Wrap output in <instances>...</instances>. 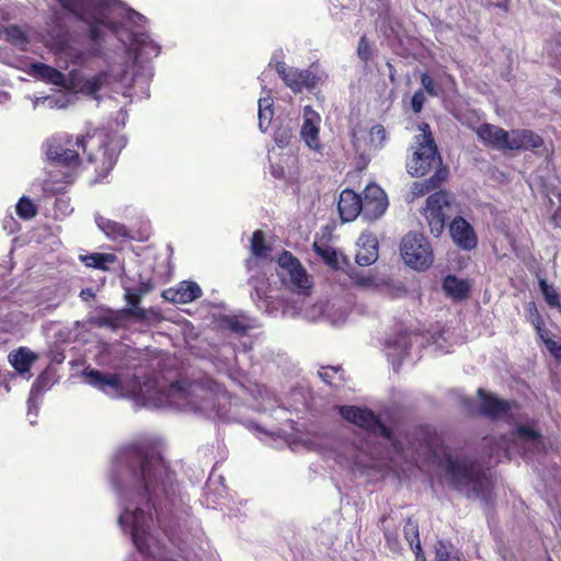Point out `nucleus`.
<instances>
[{
	"label": "nucleus",
	"mask_w": 561,
	"mask_h": 561,
	"mask_svg": "<svg viewBox=\"0 0 561 561\" xmlns=\"http://www.w3.org/2000/svg\"><path fill=\"white\" fill-rule=\"evenodd\" d=\"M33 72L44 81L58 85V87H66L67 79L64 73H61L59 70L45 65V64H34L32 65Z\"/></svg>",
	"instance_id": "nucleus-23"
},
{
	"label": "nucleus",
	"mask_w": 561,
	"mask_h": 561,
	"mask_svg": "<svg viewBox=\"0 0 561 561\" xmlns=\"http://www.w3.org/2000/svg\"><path fill=\"white\" fill-rule=\"evenodd\" d=\"M121 472L112 478L122 512L118 524L130 533L135 547L153 559H164L167 543L150 533L157 524L169 543L174 541V476L158 445L139 444L118 456Z\"/></svg>",
	"instance_id": "nucleus-1"
},
{
	"label": "nucleus",
	"mask_w": 561,
	"mask_h": 561,
	"mask_svg": "<svg viewBox=\"0 0 561 561\" xmlns=\"http://www.w3.org/2000/svg\"><path fill=\"white\" fill-rule=\"evenodd\" d=\"M291 139V129L288 127H278L274 133V141L279 148H285Z\"/></svg>",
	"instance_id": "nucleus-43"
},
{
	"label": "nucleus",
	"mask_w": 561,
	"mask_h": 561,
	"mask_svg": "<svg viewBox=\"0 0 561 561\" xmlns=\"http://www.w3.org/2000/svg\"><path fill=\"white\" fill-rule=\"evenodd\" d=\"M551 221L557 227H561V208H558L551 216Z\"/></svg>",
	"instance_id": "nucleus-56"
},
{
	"label": "nucleus",
	"mask_w": 561,
	"mask_h": 561,
	"mask_svg": "<svg viewBox=\"0 0 561 561\" xmlns=\"http://www.w3.org/2000/svg\"><path fill=\"white\" fill-rule=\"evenodd\" d=\"M403 534L405 540L410 545V548L413 550V552H415L417 545L421 546L417 522L409 517L405 520Z\"/></svg>",
	"instance_id": "nucleus-33"
},
{
	"label": "nucleus",
	"mask_w": 561,
	"mask_h": 561,
	"mask_svg": "<svg viewBox=\"0 0 561 561\" xmlns=\"http://www.w3.org/2000/svg\"><path fill=\"white\" fill-rule=\"evenodd\" d=\"M178 411L197 412L213 409L214 393L198 383L185 385V381L178 377Z\"/></svg>",
	"instance_id": "nucleus-8"
},
{
	"label": "nucleus",
	"mask_w": 561,
	"mask_h": 561,
	"mask_svg": "<svg viewBox=\"0 0 561 561\" xmlns=\"http://www.w3.org/2000/svg\"><path fill=\"white\" fill-rule=\"evenodd\" d=\"M67 11L90 25L91 37L94 41L103 37V28L115 31L117 25L113 20L116 8L105 0H57Z\"/></svg>",
	"instance_id": "nucleus-5"
},
{
	"label": "nucleus",
	"mask_w": 561,
	"mask_h": 561,
	"mask_svg": "<svg viewBox=\"0 0 561 561\" xmlns=\"http://www.w3.org/2000/svg\"><path fill=\"white\" fill-rule=\"evenodd\" d=\"M400 252L404 262L417 271L427 270L434 261L432 247L421 233H407L401 241Z\"/></svg>",
	"instance_id": "nucleus-7"
},
{
	"label": "nucleus",
	"mask_w": 561,
	"mask_h": 561,
	"mask_svg": "<svg viewBox=\"0 0 561 561\" xmlns=\"http://www.w3.org/2000/svg\"><path fill=\"white\" fill-rule=\"evenodd\" d=\"M425 101H426V99H425L424 91L423 90L415 91L411 99L412 111L415 114H419L420 112H422Z\"/></svg>",
	"instance_id": "nucleus-50"
},
{
	"label": "nucleus",
	"mask_w": 561,
	"mask_h": 561,
	"mask_svg": "<svg viewBox=\"0 0 561 561\" xmlns=\"http://www.w3.org/2000/svg\"><path fill=\"white\" fill-rule=\"evenodd\" d=\"M96 224L99 228L113 240L131 237L129 230L119 222L103 217H98Z\"/></svg>",
	"instance_id": "nucleus-25"
},
{
	"label": "nucleus",
	"mask_w": 561,
	"mask_h": 561,
	"mask_svg": "<svg viewBox=\"0 0 561 561\" xmlns=\"http://www.w3.org/2000/svg\"><path fill=\"white\" fill-rule=\"evenodd\" d=\"M419 437L421 440H423L428 451H434L439 445V438L436 432L430 426L420 427Z\"/></svg>",
	"instance_id": "nucleus-36"
},
{
	"label": "nucleus",
	"mask_w": 561,
	"mask_h": 561,
	"mask_svg": "<svg viewBox=\"0 0 561 561\" xmlns=\"http://www.w3.org/2000/svg\"><path fill=\"white\" fill-rule=\"evenodd\" d=\"M526 309L529 316V320L534 325L535 330L537 331L539 337L543 339V334H546L545 322L540 312L538 311L536 304L534 301H530L527 305Z\"/></svg>",
	"instance_id": "nucleus-35"
},
{
	"label": "nucleus",
	"mask_w": 561,
	"mask_h": 561,
	"mask_svg": "<svg viewBox=\"0 0 561 561\" xmlns=\"http://www.w3.org/2000/svg\"><path fill=\"white\" fill-rule=\"evenodd\" d=\"M385 534V538L386 540L388 541V543H391V542H397V530H389V529H385L383 531Z\"/></svg>",
	"instance_id": "nucleus-54"
},
{
	"label": "nucleus",
	"mask_w": 561,
	"mask_h": 561,
	"mask_svg": "<svg viewBox=\"0 0 561 561\" xmlns=\"http://www.w3.org/2000/svg\"><path fill=\"white\" fill-rule=\"evenodd\" d=\"M543 144L542 137L531 129H512L508 131L505 151H535Z\"/></svg>",
	"instance_id": "nucleus-15"
},
{
	"label": "nucleus",
	"mask_w": 561,
	"mask_h": 561,
	"mask_svg": "<svg viewBox=\"0 0 561 561\" xmlns=\"http://www.w3.org/2000/svg\"><path fill=\"white\" fill-rule=\"evenodd\" d=\"M445 293L454 300H463L469 296L470 284L466 279H460L455 275H448L443 282Z\"/></svg>",
	"instance_id": "nucleus-21"
},
{
	"label": "nucleus",
	"mask_w": 561,
	"mask_h": 561,
	"mask_svg": "<svg viewBox=\"0 0 561 561\" xmlns=\"http://www.w3.org/2000/svg\"><path fill=\"white\" fill-rule=\"evenodd\" d=\"M449 234L453 242L463 251L474 250L478 245V236L472 225L461 216H457L449 225Z\"/></svg>",
	"instance_id": "nucleus-13"
},
{
	"label": "nucleus",
	"mask_w": 561,
	"mask_h": 561,
	"mask_svg": "<svg viewBox=\"0 0 561 561\" xmlns=\"http://www.w3.org/2000/svg\"><path fill=\"white\" fill-rule=\"evenodd\" d=\"M476 134L485 146L505 151L508 131L490 123L481 124Z\"/></svg>",
	"instance_id": "nucleus-19"
},
{
	"label": "nucleus",
	"mask_w": 561,
	"mask_h": 561,
	"mask_svg": "<svg viewBox=\"0 0 561 561\" xmlns=\"http://www.w3.org/2000/svg\"><path fill=\"white\" fill-rule=\"evenodd\" d=\"M356 283L362 286H370L374 284V277L373 276H357Z\"/></svg>",
	"instance_id": "nucleus-53"
},
{
	"label": "nucleus",
	"mask_w": 561,
	"mask_h": 561,
	"mask_svg": "<svg viewBox=\"0 0 561 561\" xmlns=\"http://www.w3.org/2000/svg\"><path fill=\"white\" fill-rule=\"evenodd\" d=\"M453 198L444 190L431 194L426 198V205L423 208V216L426 219L430 232L434 237H439L446 226V219L449 217Z\"/></svg>",
	"instance_id": "nucleus-9"
},
{
	"label": "nucleus",
	"mask_w": 561,
	"mask_h": 561,
	"mask_svg": "<svg viewBox=\"0 0 561 561\" xmlns=\"http://www.w3.org/2000/svg\"><path fill=\"white\" fill-rule=\"evenodd\" d=\"M250 251L256 259H267L272 247L265 240V233L262 230H255L252 233Z\"/></svg>",
	"instance_id": "nucleus-27"
},
{
	"label": "nucleus",
	"mask_w": 561,
	"mask_h": 561,
	"mask_svg": "<svg viewBox=\"0 0 561 561\" xmlns=\"http://www.w3.org/2000/svg\"><path fill=\"white\" fill-rule=\"evenodd\" d=\"M163 297L167 300L175 301V289L169 288V289L164 290L163 291Z\"/></svg>",
	"instance_id": "nucleus-57"
},
{
	"label": "nucleus",
	"mask_w": 561,
	"mask_h": 561,
	"mask_svg": "<svg viewBox=\"0 0 561 561\" xmlns=\"http://www.w3.org/2000/svg\"><path fill=\"white\" fill-rule=\"evenodd\" d=\"M80 297L84 300V301H88L92 298H94V291L91 289V288H84L80 291Z\"/></svg>",
	"instance_id": "nucleus-55"
},
{
	"label": "nucleus",
	"mask_w": 561,
	"mask_h": 561,
	"mask_svg": "<svg viewBox=\"0 0 561 561\" xmlns=\"http://www.w3.org/2000/svg\"><path fill=\"white\" fill-rule=\"evenodd\" d=\"M450 548L444 540H438L435 545V561H461L459 554Z\"/></svg>",
	"instance_id": "nucleus-37"
},
{
	"label": "nucleus",
	"mask_w": 561,
	"mask_h": 561,
	"mask_svg": "<svg viewBox=\"0 0 561 561\" xmlns=\"http://www.w3.org/2000/svg\"><path fill=\"white\" fill-rule=\"evenodd\" d=\"M88 137L78 136L75 141L71 136L51 137L45 144L47 158L62 167L76 168L79 165L80 158L78 149L87 150Z\"/></svg>",
	"instance_id": "nucleus-6"
},
{
	"label": "nucleus",
	"mask_w": 561,
	"mask_h": 561,
	"mask_svg": "<svg viewBox=\"0 0 561 561\" xmlns=\"http://www.w3.org/2000/svg\"><path fill=\"white\" fill-rule=\"evenodd\" d=\"M41 104L43 105H47L49 108H54V107H65V102L60 101V100H57L55 98H51V96H45V98H37L35 101H34V108H36L37 106H39Z\"/></svg>",
	"instance_id": "nucleus-51"
},
{
	"label": "nucleus",
	"mask_w": 561,
	"mask_h": 561,
	"mask_svg": "<svg viewBox=\"0 0 561 561\" xmlns=\"http://www.w3.org/2000/svg\"><path fill=\"white\" fill-rule=\"evenodd\" d=\"M150 290L149 285L141 284L139 287L136 288H127L126 289V299L128 301V305L131 306L130 312L137 317H139L142 313V310L138 308L140 298L144 294L148 293Z\"/></svg>",
	"instance_id": "nucleus-30"
},
{
	"label": "nucleus",
	"mask_w": 561,
	"mask_h": 561,
	"mask_svg": "<svg viewBox=\"0 0 561 561\" xmlns=\"http://www.w3.org/2000/svg\"><path fill=\"white\" fill-rule=\"evenodd\" d=\"M515 433L517 437L527 440H539L541 437V434L538 431L528 425H518Z\"/></svg>",
	"instance_id": "nucleus-44"
},
{
	"label": "nucleus",
	"mask_w": 561,
	"mask_h": 561,
	"mask_svg": "<svg viewBox=\"0 0 561 561\" xmlns=\"http://www.w3.org/2000/svg\"><path fill=\"white\" fill-rule=\"evenodd\" d=\"M314 251L330 265L336 264L337 257L334 249L330 247L322 248L317 243L313 244Z\"/></svg>",
	"instance_id": "nucleus-47"
},
{
	"label": "nucleus",
	"mask_w": 561,
	"mask_h": 561,
	"mask_svg": "<svg viewBox=\"0 0 561 561\" xmlns=\"http://www.w3.org/2000/svg\"><path fill=\"white\" fill-rule=\"evenodd\" d=\"M88 159H89V161H90V162H92V161H93V159H92V156H91V154H89V156H88Z\"/></svg>",
	"instance_id": "nucleus-59"
},
{
	"label": "nucleus",
	"mask_w": 561,
	"mask_h": 561,
	"mask_svg": "<svg viewBox=\"0 0 561 561\" xmlns=\"http://www.w3.org/2000/svg\"><path fill=\"white\" fill-rule=\"evenodd\" d=\"M273 101L271 98L259 100V127L264 133L271 125L273 118Z\"/></svg>",
	"instance_id": "nucleus-29"
},
{
	"label": "nucleus",
	"mask_w": 561,
	"mask_h": 561,
	"mask_svg": "<svg viewBox=\"0 0 561 561\" xmlns=\"http://www.w3.org/2000/svg\"><path fill=\"white\" fill-rule=\"evenodd\" d=\"M111 82L129 84L131 82V78H129L126 69L117 71L112 68L110 71H102L98 75L85 78L81 83V91L95 98L96 93L104 85L110 84Z\"/></svg>",
	"instance_id": "nucleus-12"
},
{
	"label": "nucleus",
	"mask_w": 561,
	"mask_h": 561,
	"mask_svg": "<svg viewBox=\"0 0 561 561\" xmlns=\"http://www.w3.org/2000/svg\"><path fill=\"white\" fill-rule=\"evenodd\" d=\"M50 381H51L50 374L48 371L42 373L35 380V382L32 387L31 393L35 394L41 391H44L45 389H47L50 386Z\"/></svg>",
	"instance_id": "nucleus-45"
},
{
	"label": "nucleus",
	"mask_w": 561,
	"mask_h": 561,
	"mask_svg": "<svg viewBox=\"0 0 561 561\" xmlns=\"http://www.w3.org/2000/svg\"><path fill=\"white\" fill-rule=\"evenodd\" d=\"M277 263L280 268L287 272V274H289L293 270L300 267L301 265L300 261L287 250H284L279 254Z\"/></svg>",
	"instance_id": "nucleus-39"
},
{
	"label": "nucleus",
	"mask_w": 561,
	"mask_h": 561,
	"mask_svg": "<svg viewBox=\"0 0 561 561\" xmlns=\"http://www.w3.org/2000/svg\"><path fill=\"white\" fill-rule=\"evenodd\" d=\"M5 39L20 50H26L30 43L27 34L18 25H9L3 27L1 32Z\"/></svg>",
	"instance_id": "nucleus-26"
},
{
	"label": "nucleus",
	"mask_w": 561,
	"mask_h": 561,
	"mask_svg": "<svg viewBox=\"0 0 561 561\" xmlns=\"http://www.w3.org/2000/svg\"><path fill=\"white\" fill-rule=\"evenodd\" d=\"M203 295L199 285L194 280H182L178 284V304H188Z\"/></svg>",
	"instance_id": "nucleus-24"
},
{
	"label": "nucleus",
	"mask_w": 561,
	"mask_h": 561,
	"mask_svg": "<svg viewBox=\"0 0 561 561\" xmlns=\"http://www.w3.org/2000/svg\"><path fill=\"white\" fill-rule=\"evenodd\" d=\"M302 116L304 123L300 129V136L310 149L320 151L322 148L319 138L320 115L312 108V106L307 105L304 107Z\"/></svg>",
	"instance_id": "nucleus-17"
},
{
	"label": "nucleus",
	"mask_w": 561,
	"mask_h": 561,
	"mask_svg": "<svg viewBox=\"0 0 561 561\" xmlns=\"http://www.w3.org/2000/svg\"><path fill=\"white\" fill-rule=\"evenodd\" d=\"M420 82L423 88L422 90L430 96H437L439 94L438 85L427 72L421 75Z\"/></svg>",
	"instance_id": "nucleus-40"
},
{
	"label": "nucleus",
	"mask_w": 561,
	"mask_h": 561,
	"mask_svg": "<svg viewBox=\"0 0 561 561\" xmlns=\"http://www.w3.org/2000/svg\"><path fill=\"white\" fill-rule=\"evenodd\" d=\"M117 353H122V345H119Z\"/></svg>",
	"instance_id": "nucleus-60"
},
{
	"label": "nucleus",
	"mask_w": 561,
	"mask_h": 561,
	"mask_svg": "<svg viewBox=\"0 0 561 561\" xmlns=\"http://www.w3.org/2000/svg\"><path fill=\"white\" fill-rule=\"evenodd\" d=\"M82 376L88 385L111 398H127L138 407L164 408L171 405L175 393V381L168 380L161 385L159 376L151 382L144 383L136 379L126 381L122 374L102 373L94 368L84 369Z\"/></svg>",
	"instance_id": "nucleus-2"
},
{
	"label": "nucleus",
	"mask_w": 561,
	"mask_h": 561,
	"mask_svg": "<svg viewBox=\"0 0 561 561\" xmlns=\"http://www.w3.org/2000/svg\"><path fill=\"white\" fill-rule=\"evenodd\" d=\"M341 367L325 366L319 370V377L328 385H333L334 375L341 371Z\"/></svg>",
	"instance_id": "nucleus-49"
},
{
	"label": "nucleus",
	"mask_w": 561,
	"mask_h": 561,
	"mask_svg": "<svg viewBox=\"0 0 561 561\" xmlns=\"http://www.w3.org/2000/svg\"><path fill=\"white\" fill-rule=\"evenodd\" d=\"M547 346L549 353L561 363V344H559L557 341L550 339L547 336V333L543 334V339H541Z\"/></svg>",
	"instance_id": "nucleus-48"
},
{
	"label": "nucleus",
	"mask_w": 561,
	"mask_h": 561,
	"mask_svg": "<svg viewBox=\"0 0 561 561\" xmlns=\"http://www.w3.org/2000/svg\"><path fill=\"white\" fill-rule=\"evenodd\" d=\"M357 56L365 64H367L373 57L371 47L365 35H363L358 41Z\"/></svg>",
	"instance_id": "nucleus-42"
},
{
	"label": "nucleus",
	"mask_w": 561,
	"mask_h": 561,
	"mask_svg": "<svg viewBox=\"0 0 561 561\" xmlns=\"http://www.w3.org/2000/svg\"><path fill=\"white\" fill-rule=\"evenodd\" d=\"M220 325L238 335H245L250 327L237 316H225L220 320Z\"/></svg>",
	"instance_id": "nucleus-32"
},
{
	"label": "nucleus",
	"mask_w": 561,
	"mask_h": 561,
	"mask_svg": "<svg viewBox=\"0 0 561 561\" xmlns=\"http://www.w3.org/2000/svg\"><path fill=\"white\" fill-rule=\"evenodd\" d=\"M289 280L293 285V287L297 290L305 291L311 288L312 283L307 274V271L302 265L300 267H297L296 270H293L289 274Z\"/></svg>",
	"instance_id": "nucleus-31"
},
{
	"label": "nucleus",
	"mask_w": 561,
	"mask_h": 561,
	"mask_svg": "<svg viewBox=\"0 0 561 561\" xmlns=\"http://www.w3.org/2000/svg\"><path fill=\"white\" fill-rule=\"evenodd\" d=\"M339 412L343 419L369 433L379 434L388 439L392 435V431L382 423L380 417L367 408L341 405Z\"/></svg>",
	"instance_id": "nucleus-10"
},
{
	"label": "nucleus",
	"mask_w": 561,
	"mask_h": 561,
	"mask_svg": "<svg viewBox=\"0 0 561 561\" xmlns=\"http://www.w3.org/2000/svg\"><path fill=\"white\" fill-rule=\"evenodd\" d=\"M421 134L414 137L412 158L407 162V171L415 178L424 176L432 170L434 174L423 182H415L413 192L416 195H425L438 187L447 180L449 171L443 165L442 157L435 144L433 134L427 123L419 125Z\"/></svg>",
	"instance_id": "nucleus-3"
},
{
	"label": "nucleus",
	"mask_w": 561,
	"mask_h": 561,
	"mask_svg": "<svg viewBox=\"0 0 561 561\" xmlns=\"http://www.w3.org/2000/svg\"><path fill=\"white\" fill-rule=\"evenodd\" d=\"M540 291L543 296L545 301L550 308H556L561 313V295L547 279L540 278L538 282Z\"/></svg>",
	"instance_id": "nucleus-28"
},
{
	"label": "nucleus",
	"mask_w": 561,
	"mask_h": 561,
	"mask_svg": "<svg viewBox=\"0 0 561 561\" xmlns=\"http://www.w3.org/2000/svg\"><path fill=\"white\" fill-rule=\"evenodd\" d=\"M445 474L448 483L457 491H465L469 486L481 500L488 502L492 494V482L482 466L476 460L445 458Z\"/></svg>",
	"instance_id": "nucleus-4"
},
{
	"label": "nucleus",
	"mask_w": 561,
	"mask_h": 561,
	"mask_svg": "<svg viewBox=\"0 0 561 561\" xmlns=\"http://www.w3.org/2000/svg\"><path fill=\"white\" fill-rule=\"evenodd\" d=\"M81 259L84 262V264L89 267L106 270V264L113 263L116 257L114 254L93 253L84 255Z\"/></svg>",
	"instance_id": "nucleus-34"
},
{
	"label": "nucleus",
	"mask_w": 561,
	"mask_h": 561,
	"mask_svg": "<svg viewBox=\"0 0 561 561\" xmlns=\"http://www.w3.org/2000/svg\"><path fill=\"white\" fill-rule=\"evenodd\" d=\"M275 70L282 78L284 84L294 93H300L304 90L311 91L316 89L321 81L320 76L312 70L288 67L285 61H277Z\"/></svg>",
	"instance_id": "nucleus-11"
},
{
	"label": "nucleus",
	"mask_w": 561,
	"mask_h": 561,
	"mask_svg": "<svg viewBox=\"0 0 561 561\" xmlns=\"http://www.w3.org/2000/svg\"><path fill=\"white\" fill-rule=\"evenodd\" d=\"M16 214L23 219H32L36 216L37 208L31 199L22 197L16 204Z\"/></svg>",
	"instance_id": "nucleus-38"
},
{
	"label": "nucleus",
	"mask_w": 561,
	"mask_h": 561,
	"mask_svg": "<svg viewBox=\"0 0 561 561\" xmlns=\"http://www.w3.org/2000/svg\"><path fill=\"white\" fill-rule=\"evenodd\" d=\"M92 323L98 328L116 330L119 325V318L117 316H102L94 318Z\"/></svg>",
	"instance_id": "nucleus-41"
},
{
	"label": "nucleus",
	"mask_w": 561,
	"mask_h": 561,
	"mask_svg": "<svg viewBox=\"0 0 561 561\" xmlns=\"http://www.w3.org/2000/svg\"><path fill=\"white\" fill-rule=\"evenodd\" d=\"M37 355L26 347H20L9 354V362L19 374L28 373L31 365L36 360Z\"/></svg>",
	"instance_id": "nucleus-22"
},
{
	"label": "nucleus",
	"mask_w": 561,
	"mask_h": 561,
	"mask_svg": "<svg viewBox=\"0 0 561 561\" xmlns=\"http://www.w3.org/2000/svg\"><path fill=\"white\" fill-rule=\"evenodd\" d=\"M370 138L371 142H375L376 146L382 147L387 139V131L385 127L380 124L374 125L370 128Z\"/></svg>",
	"instance_id": "nucleus-46"
},
{
	"label": "nucleus",
	"mask_w": 561,
	"mask_h": 561,
	"mask_svg": "<svg viewBox=\"0 0 561 561\" xmlns=\"http://www.w3.org/2000/svg\"><path fill=\"white\" fill-rule=\"evenodd\" d=\"M121 10L124 12V16L127 22L137 24L138 21L144 19V16L141 14H139L138 12H136L131 9L121 8Z\"/></svg>",
	"instance_id": "nucleus-52"
},
{
	"label": "nucleus",
	"mask_w": 561,
	"mask_h": 561,
	"mask_svg": "<svg viewBox=\"0 0 561 561\" xmlns=\"http://www.w3.org/2000/svg\"><path fill=\"white\" fill-rule=\"evenodd\" d=\"M414 554H415V561H427L425 558V554L423 553L422 546L417 545L416 551L414 552Z\"/></svg>",
	"instance_id": "nucleus-58"
},
{
	"label": "nucleus",
	"mask_w": 561,
	"mask_h": 561,
	"mask_svg": "<svg viewBox=\"0 0 561 561\" xmlns=\"http://www.w3.org/2000/svg\"><path fill=\"white\" fill-rule=\"evenodd\" d=\"M355 261L359 266H369L378 259V241L373 236H362Z\"/></svg>",
	"instance_id": "nucleus-20"
},
{
	"label": "nucleus",
	"mask_w": 561,
	"mask_h": 561,
	"mask_svg": "<svg viewBox=\"0 0 561 561\" xmlns=\"http://www.w3.org/2000/svg\"><path fill=\"white\" fill-rule=\"evenodd\" d=\"M480 398V413L488 416L491 420H497L506 416L514 402L497 398L495 394L485 391L480 388L478 390Z\"/></svg>",
	"instance_id": "nucleus-16"
},
{
	"label": "nucleus",
	"mask_w": 561,
	"mask_h": 561,
	"mask_svg": "<svg viewBox=\"0 0 561 561\" xmlns=\"http://www.w3.org/2000/svg\"><path fill=\"white\" fill-rule=\"evenodd\" d=\"M337 209L342 221L347 222L356 219L363 213L362 196L353 190H343L340 194Z\"/></svg>",
	"instance_id": "nucleus-18"
},
{
	"label": "nucleus",
	"mask_w": 561,
	"mask_h": 561,
	"mask_svg": "<svg viewBox=\"0 0 561 561\" xmlns=\"http://www.w3.org/2000/svg\"><path fill=\"white\" fill-rule=\"evenodd\" d=\"M362 203V211L368 219L379 218L388 206L385 192L377 185H369L365 188Z\"/></svg>",
	"instance_id": "nucleus-14"
}]
</instances>
